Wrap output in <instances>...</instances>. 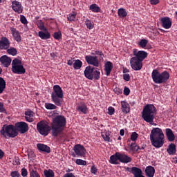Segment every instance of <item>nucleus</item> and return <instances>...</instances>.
Returning <instances> with one entry per match:
<instances>
[{"label": "nucleus", "instance_id": "obj_24", "mask_svg": "<svg viewBox=\"0 0 177 177\" xmlns=\"http://www.w3.org/2000/svg\"><path fill=\"white\" fill-rule=\"evenodd\" d=\"M165 132L169 142H174V140H175V134H174L172 129L167 128L165 129Z\"/></svg>", "mask_w": 177, "mask_h": 177}, {"label": "nucleus", "instance_id": "obj_54", "mask_svg": "<svg viewBox=\"0 0 177 177\" xmlns=\"http://www.w3.org/2000/svg\"><path fill=\"white\" fill-rule=\"evenodd\" d=\"M108 111V114H109V115H113V114H114L115 109L113 108V106H109Z\"/></svg>", "mask_w": 177, "mask_h": 177}, {"label": "nucleus", "instance_id": "obj_56", "mask_svg": "<svg viewBox=\"0 0 177 177\" xmlns=\"http://www.w3.org/2000/svg\"><path fill=\"white\" fill-rule=\"evenodd\" d=\"M149 3L151 5H157L160 3V0H149Z\"/></svg>", "mask_w": 177, "mask_h": 177}, {"label": "nucleus", "instance_id": "obj_45", "mask_svg": "<svg viewBox=\"0 0 177 177\" xmlns=\"http://www.w3.org/2000/svg\"><path fill=\"white\" fill-rule=\"evenodd\" d=\"M102 138H103L105 142H110V136H109L108 133H104L102 134Z\"/></svg>", "mask_w": 177, "mask_h": 177}, {"label": "nucleus", "instance_id": "obj_44", "mask_svg": "<svg viewBox=\"0 0 177 177\" xmlns=\"http://www.w3.org/2000/svg\"><path fill=\"white\" fill-rule=\"evenodd\" d=\"M162 27L166 30H169V28L172 27V23H162Z\"/></svg>", "mask_w": 177, "mask_h": 177}, {"label": "nucleus", "instance_id": "obj_58", "mask_svg": "<svg viewBox=\"0 0 177 177\" xmlns=\"http://www.w3.org/2000/svg\"><path fill=\"white\" fill-rule=\"evenodd\" d=\"M86 26L87 28H88V30H92V28H93V27H94V24L92 23H86Z\"/></svg>", "mask_w": 177, "mask_h": 177}, {"label": "nucleus", "instance_id": "obj_12", "mask_svg": "<svg viewBox=\"0 0 177 177\" xmlns=\"http://www.w3.org/2000/svg\"><path fill=\"white\" fill-rule=\"evenodd\" d=\"M15 130L17 132H19V133H26V132H28V124L26 122H17L15 124Z\"/></svg>", "mask_w": 177, "mask_h": 177}, {"label": "nucleus", "instance_id": "obj_16", "mask_svg": "<svg viewBox=\"0 0 177 177\" xmlns=\"http://www.w3.org/2000/svg\"><path fill=\"white\" fill-rule=\"evenodd\" d=\"M76 110L80 114H88V106L84 102H80L77 104Z\"/></svg>", "mask_w": 177, "mask_h": 177}, {"label": "nucleus", "instance_id": "obj_33", "mask_svg": "<svg viewBox=\"0 0 177 177\" xmlns=\"http://www.w3.org/2000/svg\"><path fill=\"white\" fill-rule=\"evenodd\" d=\"M90 10L94 12L95 13H99L100 12V8L97 6V4H91L89 7Z\"/></svg>", "mask_w": 177, "mask_h": 177}, {"label": "nucleus", "instance_id": "obj_46", "mask_svg": "<svg viewBox=\"0 0 177 177\" xmlns=\"http://www.w3.org/2000/svg\"><path fill=\"white\" fill-rule=\"evenodd\" d=\"M21 175L23 177H26L28 175V171H27V169L23 167L21 169Z\"/></svg>", "mask_w": 177, "mask_h": 177}, {"label": "nucleus", "instance_id": "obj_15", "mask_svg": "<svg viewBox=\"0 0 177 177\" xmlns=\"http://www.w3.org/2000/svg\"><path fill=\"white\" fill-rule=\"evenodd\" d=\"M147 52L144 50H139L138 51V49H133V56L140 62H143L146 57H147Z\"/></svg>", "mask_w": 177, "mask_h": 177}, {"label": "nucleus", "instance_id": "obj_1", "mask_svg": "<svg viewBox=\"0 0 177 177\" xmlns=\"http://www.w3.org/2000/svg\"><path fill=\"white\" fill-rule=\"evenodd\" d=\"M150 140L152 146L156 149L162 147L165 142V136L162 129L158 127L153 128L150 133Z\"/></svg>", "mask_w": 177, "mask_h": 177}, {"label": "nucleus", "instance_id": "obj_64", "mask_svg": "<svg viewBox=\"0 0 177 177\" xmlns=\"http://www.w3.org/2000/svg\"><path fill=\"white\" fill-rule=\"evenodd\" d=\"M129 104L132 106H135V104H136V101H133V100H131L129 102Z\"/></svg>", "mask_w": 177, "mask_h": 177}, {"label": "nucleus", "instance_id": "obj_26", "mask_svg": "<svg viewBox=\"0 0 177 177\" xmlns=\"http://www.w3.org/2000/svg\"><path fill=\"white\" fill-rule=\"evenodd\" d=\"M38 35L41 39H49L50 33L47 30L39 31Z\"/></svg>", "mask_w": 177, "mask_h": 177}, {"label": "nucleus", "instance_id": "obj_36", "mask_svg": "<svg viewBox=\"0 0 177 177\" xmlns=\"http://www.w3.org/2000/svg\"><path fill=\"white\" fill-rule=\"evenodd\" d=\"M53 37L55 39H57V41H60L62 38V32L59 30L58 32H55L53 33Z\"/></svg>", "mask_w": 177, "mask_h": 177}, {"label": "nucleus", "instance_id": "obj_31", "mask_svg": "<svg viewBox=\"0 0 177 177\" xmlns=\"http://www.w3.org/2000/svg\"><path fill=\"white\" fill-rule=\"evenodd\" d=\"M73 63V68L74 70H80L81 67H82V62L80 59H76Z\"/></svg>", "mask_w": 177, "mask_h": 177}, {"label": "nucleus", "instance_id": "obj_20", "mask_svg": "<svg viewBox=\"0 0 177 177\" xmlns=\"http://www.w3.org/2000/svg\"><path fill=\"white\" fill-rule=\"evenodd\" d=\"M0 63H1L4 67H9L10 63H12V59L7 55H3L0 57Z\"/></svg>", "mask_w": 177, "mask_h": 177}, {"label": "nucleus", "instance_id": "obj_4", "mask_svg": "<svg viewBox=\"0 0 177 177\" xmlns=\"http://www.w3.org/2000/svg\"><path fill=\"white\" fill-rule=\"evenodd\" d=\"M132 158L128 155L120 152H116L115 154L110 156L109 162L113 165H118L120 162L122 164H129L131 162Z\"/></svg>", "mask_w": 177, "mask_h": 177}, {"label": "nucleus", "instance_id": "obj_38", "mask_svg": "<svg viewBox=\"0 0 177 177\" xmlns=\"http://www.w3.org/2000/svg\"><path fill=\"white\" fill-rule=\"evenodd\" d=\"M147 44H149V41L146 39H142L139 41L138 45L140 48H145V47L147 46Z\"/></svg>", "mask_w": 177, "mask_h": 177}, {"label": "nucleus", "instance_id": "obj_49", "mask_svg": "<svg viewBox=\"0 0 177 177\" xmlns=\"http://www.w3.org/2000/svg\"><path fill=\"white\" fill-rule=\"evenodd\" d=\"M161 23H171V19L169 17H162L160 19Z\"/></svg>", "mask_w": 177, "mask_h": 177}, {"label": "nucleus", "instance_id": "obj_7", "mask_svg": "<svg viewBox=\"0 0 177 177\" xmlns=\"http://www.w3.org/2000/svg\"><path fill=\"white\" fill-rule=\"evenodd\" d=\"M84 76L91 81L93 80L99 81L100 80V71L97 67L88 66L85 68Z\"/></svg>", "mask_w": 177, "mask_h": 177}, {"label": "nucleus", "instance_id": "obj_60", "mask_svg": "<svg viewBox=\"0 0 177 177\" xmlns=\"http://www.w3.org/2000/svg\"><path fill=\"white\" fill-rule=\"evenodd\" d=\"M63 177H75V176L73 173H66Z\"/></svg>", "mask_w": 177, "mask_h": 177}, {"label": "nucleus", "instance_id": "obj_63", "mask_svg": "<svg viewBox=\"0 0 177 177\" xmlns=\"http://www.w3.org/2000/svg\"><path fill=\"white\" fill-rule=\"evenodd\" d=\"M67 64L68 66H73L74 64V62H73V60L70 59L67 62Z\"/></svg>", "mask_w": 177, "mask_h": 177}, {"label": "nucleus", "instance_id": "obj_25", "mask_svg": "<svg viewBox=\"0 0 177 177\" xmlns=\"http://www.w3.org/2000/svg\"><path fill=\"white\" fill-rule=\"evenodd\" d=\"M167 151L169 156H174L176 154V145L174 143L169 145Z\"/></svg>", "mask_w": 177, "mask_h": 177}, {"label": "nucleus", "instance_id": "obj_9", "mask_svg": "<svg viewBox=\"0 0 177 177\" xmlns=\"http://www.w3.org/2000/svg\"><path fill=\"white\" fill-rule=\"evenodd\" d=\"M11 71L14 73V74H26V68L21 65V60L19 59H14L12 60Z\"/></svg>", "mask_w": 177, "mask_h": 177}, {"label": "nucleus", "instance_id": "obj_32", "mask_svg": "<svg viewBox=\"0 0 177 177\" xmlns=\"http://www.w3.org/2000/svg\"><path fill=\"white\" fill-rule=\"evenodd\" d=\"M118 15L119 17H127V15H128V12H127V10L124 8H120L118 10Z\"/></svg>", "mask_w": 177, "mask_h": 177}, {"label": "nucleus", "instance_id": "obj_22", "mask_svg": "<svg viewBox=\"0 0 177 177\" xmlns=\"http://www.w3.org/2000/svg\"><path fill=\"white\" fill-rule=\"evenodd\" d=\"M113 62L110 61H107L104 64V71L106 73V75L109 77L110 74H111V70H113Z\"/></svg>", "mask_w": 177, "mask_h": 177}, {"label": "nucleus", "instance_id": "obj_29", "mask_svg": "<svg viewBox=\"0 0 177 177\" xmlns=\"http://www.w3.org/2000/svg\"><path fill=\"white\" fill-rule=\"evenodd\" d=\"M29 175L30 177H41V175H39V173L37 171V168L33 166L29 167Z\"/></svg>", "mask_w": 177, "mask_h": 177}, {"label": "nucleus", "instance_id": "obj_47", "mask_svg": "<svg viewBox=\"0 0 177 177\" xmlns=\"http://www.w3.org/2000/svg\"><path fill=\"white\" fill-rule=\"evenodd\" d=\"M92 55H97L98 56H100V59H103L104 57V54H103V51L100 50H95V53H92Z\"/></svg>", "mask_w": 177, "mask_h": 177}, {"label": "nucleus", "instance_id": "obj_41", "mask_svg": "<svg viewBox=\"0 0 177 177\" xmlns=\"http://www.w3.org/2000/svg\"><path fill=\"white\" fill-rule=\"evenodd\" d=\"M37 27L41 31H46L48 28L44 25V23H37Z\"/></svg>", "mask_w": 177, "mask_h": 177}, {"label": "nucleus", "instance_id": "obj_52", "mask_svg": "<svg viewBox=\"0 0 177 177\" xmlns=\"http://www.w3.org/2000/svg\"><path fill=\"white\" fill-rule=\"evenodd\" d=\"M123 80L127 82L131 81V75H129V74H128V73L124 74Z\"/></svg>", "mask_w": 177, "mask_h": 177}, {"label": "nucleus", "instance_id": "obj_13", "mask_svg": "<svg viewBox=\"0 0 177 177\" xmlns=\"http://www.w3.org/2000/svg\"><path fill=\"white\" fill-rule=\"evenodd\" d=\"M130 65L133 70L139 71V70H142V67H143V62L135 58V57H133L130 59Z\"/></svg>", "mask_w": 177, "mask_h": 177}, {"label": "nucleus", "instance_id": "obj_40", "mask_svg": "<svg viewBox=\"0 0 177 177\" xmlns=\"http://www.w3.org/2000/svg\"><path fill=\"white\" fill-rule=\"evenodd\" d=\"M138 138H139V134H138V133L136 132H133L131 135V140H132V142H135L136 140H137Z\"/></svg>", "mask_w": 177, "mask_h": 177}, {"label": "nucleus", "instance_id": "obj_11", "mask_svg": "<svg viewBox=\"0 0 177 177\" xmlns=\"http://www.w3.org/2000/svg\"><path fill=\"white\" fill-rule=\"evenodd\" d=\"M73 151L75 153H73V157H85V147L81 145L80 144H77L73 147Z\"/></svg>", "mask_w": 177, "mask_h": 177}, {"label": "nucleus", "instance_id": "obj_30", "mask_svg": "<svg viewBox=\"0 0 177 177\" xmlns=\"http://www.w3.org/2000/svg\"><path fill=\"white\" fill-rule=\"evenodd\" d=\"M5 89H6V82L3 78L0 77V93H3Z\"/></svg>", "mask_w": 177, "mask_h": 177}, {"label": "nucleus", "instance_id": "obj_51", "mask_svg": "<svg viewBox=\"0 0 177 177\" xmlns=\"http://www.w3.org/2000/svg\"><path fill=\"white\" fill-rule=\"evenodd\" d=\"M28 157L29 159L34 158L35 157V154H34V151L32 150H30L28 151Z\"/></svg>", "mask_w": 177, "mask_h": 177}, {"label": "nucleus", "instance_id": "obj_8", "mask_svg": "<svg viewBox=\"0 0 177 177\" xmlns=\"http://www.w3.org/2000/svg\"><path fill=\"white\" fill-rule=\"evenodd\" d=\"M63 89L59 85L53 86V92L51 93V99L56 106H62L63 99Z\"/></svg>", "mask_w": 177, "mask_h": 177}, {"label": "nucleus", "instance_id": "obj_59", "mask_svg": "<svg viewBox=\"0 0 177 177\" xmlns=\"http://www.w3.org/2000/svg\"><path fill=\"white\" fill-rule=\"evenodd\" d=\"M133 169H135V167H133L131 168L124 167L125 171H127V172H131V174H133Z\"/></svg>", "mask_w": 177, "mask_h": 177}, {"label": "nucleus", "instance_id": "obj_37", "mask_svg": "<svg viewBox=\"0 0 177 177\" xmlns=\"http://www.w3.org/2000/svg\"><path fill=\"white\" fill-rule=\"evenodd\" d=\"M45 107L47 110H56L57 109V106L52 103H46Z\"/></svg>", "mask_w": 177, "mask_h": 177}, {"label": "nucleus", "instance_id": "obj_6", "mask_svg": "<svg viewBox=\"0 0 177 177\" xmlns=\"http://www.w3.org/2000/svg\"><path fill=\"white\" fill-rule=\"evenodd\" d=\"M1 138L9 139L10 138H16L19 135V132L16 131V128L13 124L3 125L0 131Z\"/></svg>", "mask_w": 177, "mask_h": 177}, {"label": "nucleus", "instance_id": "obj_17", "mask_svg": "<svg viewBox=\"0 0 177 177\" xmlns=\"http://www.w3.org/2000/svg\"><path fill=\"white\" fill-rule=\"evenodd\" d=\"M10 48V41L6 37H2L0 39V49L6 50Z\"/></svg>", "mask_w": 177, "mask_h": 177}, {"label": "nucleus", "instance_id": "obj_48", "mask_svg": "<svg viewBox=\"0 0 177 177\" xmlns=\"http://www.w3.org/2000/svg\"><path fill=\"white\" fill-rule=\"evenodd\" d=\"M10 176L12 177H21L20 173L17 171H13L10 173Z\"/></svg>", "mask_w": 177, "mask_h": 177}, {"label": "nucleus", "instance_id": "obj_53", "mask_svg": "<svg viewBox=\"0 0 177 177\" xmlns=\"http://www.w3.org/2000/svg\"><path fill=\"white\" fill-rule=\"evenodd\" d=\"M129 93H131V90L129 89V88L124 87V95H125V96H128L129 95Z\"/></svg>", "mask_w": 177, "mask_h": 177}, {"label": "nucleus", "instance_id": "obj_2", "mask_svg": "<svg viewBox=\"0 0 177 177\" xmlns=\"http://www.w3.org/2000/svg\"><path fill=\"white\" fill-rule=\"evenodd\" d=\"M67 119L62 115H57L53 120L51 124L52 136L55 138L59 136L66 129Z\"/></svg>", "mask_w": 177, "mask_h": 177}, {"label": "nucleus", "instance_id": "obj_19", "mask_svg": "<svg viewBox=\"0 0 177 177\" xmlns=\"http://www.w3.org/2000/svg\"><path fill=\"white\" fill-rule=\"evenodd\" d=\"M10 30L15 41H17V42H21V35H20L19 30H17L16 28L13 27H11Z\"/></svg>", "mask_w": 177, "mask_h": 177}, {"label": "nucleus", "instance_id": "obj_23", "mask_svg": "<svg viewBox=\"0 0 177 177\" xmlns=\"http://www.w3.org/2000/svg\"><path fill=\"white\" fill-rule=\"evenodd\" d=\"M145 172L147 176L154 177V174H156V169H154L153 166H147Z\"/></svg>", "mask_w": 177, "mask_h": 177}, {"label": "nucleus", "instance_id": "obj_42", "mask_svg": "<svg viewBox=\"0 0 177 177\" xmlns=\"http://www.w3.org/2000/svg\"><path fill=\"white\" fill-rule=\"evenodd\" d=\"M140 149V147L138 145H133V143H131L130 145V149L132 150V151H138Z\"/></svg>", "mask_w": 177, "mask_h": 177}, {"label": "nucleus", "instance_id": "obj_27", "mask_svg": "<svg viewBox=\"0 0 177 177\" xmlns=\"http://www.w3.org/2000/svg\"><path fill=\"white\" fill-rule=\"evenodd\" d=\"M37 147L39 151H44V153H50V147L44 144H37Z\"/></svg>", "mask_w": 177, "mask_h": 177}, {"label": "nucleus", "instance_id": "obj_28", "mask_svg": "<svg viewBox=\"0 0 177 177\" xmlns=\"http://www.w3.org/2000/svg\"><path fill=\"white\" fill-rule=\"evenodd\" d=\"M34 112L32 111H28L25 112V119L28 122H33Z\"/></svg>", "mask_w": 177, "mask_h": 177}, {"label": "nucleus", "instance_id": "obj_55", "mask_svg": "<svg viewBox=\"0 0 177 177\" xmlns=\"http://www.w3.org/2000/svg\"><path fill=\"white\" fill-rule=\"evenodd\" d=\"M96 172H97V169L95 167V166H92L91 168V173L93 174V175H96Z\"/></svg>", "mask_w": 177, "mask_h": 177}, {"label": "nucleus", "instance_id": "obj_3", "mask_svg": "<svg viewBox=\"0 0 177 177\" xmlns=\"http://www.w3.org/2000/svg\"><path fill=\"white\" fill-rule=\"evenodd\" d=\"M156 114L157 109L154 105L148 104L145 105L142 109V118L145 122L150 124V125H156V124H154V118H156Z\"/></svg>", "mask_w": 177, "mask_h": 177}, {"label": "nucleus", "instance_id": "obj_43", "mask_svg": "<svg viewBox=\"0 0 177 177\" xmlns=\"http://www.w3.org/2000/svg\"><path fill=\"white\" fill-rule=\"evenodd\" d=\"M75 163L77 165H86V161L82 159H77Z\"/></svg>", "mask_w": 177, "mask_h": 177}, {"label": "nucleus", "instance_id": "obj_50", "mask_svg": "<svg viewBox=\"0 0 177 177\" xmlns=\"http://www.w3.org/2000/svg\"><path fill=\"white\" fill-rule=\"evenodd\" d=\"M0 113H3L4 114H6V109H5L3 106V103L0 102Z\"/></svg>", "mask_w": 177, "mask_h": 177}, {"label": "nucleus", "instance_id": "obj_10", "mask_svg": "<svg viewBox=\"0 0 177 177\" xmlns=\"http://www.w3.org/2000/svg\"><path fill=\"white\" fill-rule=\"evenodd\" d=\"M50 129L49 123L45 120H41L37 124V130L43 136H48L50 132Z\"/></svg>", "mask_w": 177, "mask_h": 177}, {"label": "nucleus", "instance_id": "obj_57", "mask_svg": "<svg viewBox=\"0 0 177 177\" xmlns=\"http://www.w3.org/2000/svg\"><path fill=\"white\" fill-rule=\"evenodd\" d=\"M20 21L21 23H27V19L24 15H21L20 17Z\"/></svg>", "mask_w": 177, "mask_h": 177}, {"label": "nucleus", "instance_id": "obj_21", "mask_svg": "<svg viewBox=\"0 0 177 177\" xmlns=\"http://www.w3.org/2000/svg\"><path fill=\"white\" fill-rule=\"evenodd\" d=\"M121 107L122 111L124 114H128V113L131 111V106H129V104L127 101L121 102Z\"/></svg>", "mask_w": 177, "mask_h": 177}, {"label": "nucleus", "instance_id": "obj_62", "mask_svg": "<svg viewBox=\"0 0 177 177\" xmlns=\"http://www.w3.org/2000/svg\"><path fill=\"white\" fill-rule=\"evenodd\" d=\"M148 28H149V30H152V31H154V30H156V25L151 26L150 24H149L148 25Z\"/></svg>", "mask_w": 177, "mask_h": 177}, {"label": "nucleus", "instance_id": "obj_35", "mask_svg": "<svg viewBox=\"0 0 177 177\" xmlns=\"http://www.w3.org/2000/svg\"><path fill=\"white\" fill-rule=\"evenodd\" d=\"M44 174L45 177H55V172L52 169L44 170Z\"/></svg>", "mask_w": 177, "mask_h": 177}, {"label": "nucleus", "instance_id": "obj_14", "mask_svg": "<svg viewBox=\"0 0 177 177\" xmlns=\"http://www.w3.org/2000/svg\"><path fill=\"white\" fill-rule=\"evenodd\" d=\"M85 61L86 62L87 64L93 66V67H99V66H100V62H99L97 56L86 55Z\"/></svg>", "mask_w": 177, "mask_h": 177}, {"label": "nucleus", "instance_id": "obj_61", "mask_svg": "<svg viewBox=\"0 0 177 177\" xmlns=\"http://www.w3.org/2000/svg\"><path fill=\"white\" fill-rule=\"evenodd\" d=\"M4 156H5V152H3L2 149H0V160H2Z\"/></svg>", "mask_w": 177, "mask_h": 177}, {"label": "nucleus", "instance_id": "obj_39", "mask_svg": "<svg viewBox=\"0 0 177 177\" xmlns=\"http://www.w3.org/2000/svg\"><path fill=\"white\" fill-rule=\"evenodd\" d=\"M77 16V12H72L68 16V21H74L75 20V17Z\"/></svg>", "mask_w": 177, "mask_h": 177}, {"label": "nucleus", "instance_id": "obj_34", "mask_svg": "<svg viewBox=\"0 0 177 177\" xmlns=\"http://www.w3.org/2000/svg\"><path fill=\"white\" fill-rule=\"evenodd\" d=\"M6 50L7 53L12 56H16L17 55V50L15 48L11 47L10 48H8Z\"/></svg>", "mask_w": 177, "mask_h": 177}, {"label": "nucleus", "instance_id": "obj_5", "mask_svg": "<svg viewBox=\"0 0 177 177\" xmlns=\"http://www.w3.org/2000/svg\"><path fill=\"white\" fill-rule=\"evenodd\" d=\"M151 78L154 84H167L169 80V73L167 71L160 73L158 70L154 69L151 73Z\"/></svg>", "mask_w": 177, "mask_h": 177}, {"label": "nucleus", "instance_id": "obj_18", "mask_svg": "<svg viewBox=\"0 0 177 177\" xmlns=\"http://www.w3.org/2000/svg\"><path fill=\"white\" fill-rule=\"evenodd\" d=\"M12 8L14 12L17 13H22L23 12V6H21V3L17 1H12Z\"/></svg>", "mask_w": 177, "mask_h": 177}]
</instances>
